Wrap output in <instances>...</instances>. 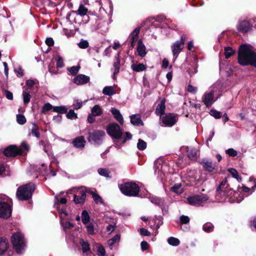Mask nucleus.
Returning a JSON list of instances; mask_svg holds the SVG:
<instances>
[{
	"mask_svg": "<svg viewBox=\"0 0 256 256\" xmlns=\"http://www.w3.org/2000/svg\"><path fill=\"white\" fill-rule=\"evenodd\" d=\"M162 121L165 126H172L176 122L177 118L176 116L169 114L162 117Z\"/></svg>",
	"mask_w": 256,
	"mask_h": 256,
	"instance_id": "nucleus-14",
	"label": "nucleus"
},
{
	"mask_svg": "<svg viewBox=\"0 0 256 256\" xmlns=\"http://www.w3.org/2000/svg\"><path fill=\"white\" fill-rule=\"evenodd\" d=\"M58 210L61 218H64L66 216H67V212L62 207L61 208L60 206H59L58 208Z\"/></svg>",
	"mask_w": 256,
	"mask_h": 256,
	"instance_id": "nucleus-54",
	"label": "nucleus"
},
{
	"mask_svg": "<svg viewBox=\"0 0 256 256\" xmlns=\"http://www.w3.org/2000/svg\"><path fill=\"white\" fill-rule=\"evenodd\" d=\"M90 193L92 196V198H94V202L96 204H103L104 202L102 198L97 194L95 193L94 192H90Z\"/></svg>",
	"mask_w": 256,
	"mask_h": 256,
	"instance_id": "nucleus-35",
	"label": "nucleus"
},
{
	"mask_svg": "<svg viewBox=\"0 0 256 256\" xmlns=\"http://www.w3.org/2000/svg\"><path fill=\"white\" fill-rule=\"evenodd\" d=\"M208 200V196L201 194L195 195L187 198L188 204L194 206H200Z\"/></svg>",
	"mask_w": 256,
	"mask_h": 256,
	"instance_id": "nucleus-9",
	"label": "nucleus"
},
{
	"mask_svg": "<svg viewBox=\"0 0 256 256\" xmlns=\"http://www.w3.org/2000/svg\"><path fill=\"white\" fill-rule=\"evenodd\" d=\"M110 112L114 118L118 121L120 124H123L124 123V118L123 116L120 114V110L114 108H112L110 110Z\"/></svg>",
	"mask_w": 256,
	"mask_h": 256,
	"instance_id": "nucleus-17",
	"label": "nucleus"
},
{
	"mask_svg": "<svg viewBox=\"0 0 256 256\" xmlns=\"http://www.w3.org/2000/svg\"><path fill=\"white\" fill-rule=\"evenodd\" d=\"M53 111L60 114H65L67 112V108L64 106H53Z\"/></svg>",
	"mask_w": 256,
	"mask_h": 256,
	"instance_id": "nucleus-34",
	"label": "nucleus"
},
{
	"mask_svg": "<svg viewBox=\"0 0 256 256\" xmlns=\"http://www.w3.org/2000/svg\"><path fill=\"white\" fill-rule=\"evenodd\" d=\"M251 26L246 20H242L239 22L238 25V30L242 32H246L250 28Z\"/></svg>",
	"mask_w": 256,
	"mask_h": 256,
	"instance_id": "nucleus-16",
	"label": "nucleus"
},
{
	"mask_svg": "<svg viewBox=\"0 0 256 256\" xmlns=\"http://www.w3.org/2000/svg\"><path fill=\"white\" fill-rule=\"evenodd\" d=\"M181 184H175L172 187L170 190L172 192H174L178 194H180L182 192V190L181 188Z\"/></svg>",
	"mask_w": 256,
	"mask_h": 256,
	"instance_id": "nucleus-36",
	"label": "nucleus"
},
{
	"mask_svg": "<svg viewBox=\"0 0 256 256\" xmlns=\"http://www.w3.org/2000/svg\"><path fill=\"white\" fill-rule=\"evenodd\" d=\"M53 109V106L50 103H46L44 104L42 108V112L45 113L46 112L50 110L51 109Z\"/></svg>",
	"mask_w": 256,
	"mask_h": 256,
	"instance_id": "nucleus-55",
	"label": "nucleus"
},
{
	"mask_svg": "<svg viewBox=\"0 0 256 256\" xmlns=\"http://www.w3.org/2000/svg\"><path fill=\"white\" fill-rule=\"evenodd\" d=\"M235 53V51L232 48L228 46L224 48V56L226 58H230Z\"/></svg>",
	"mask_w": 256,
	"mask_h": 256,
	"instance_id": "nucleus-33",
	"label": "nucleus"
},
{
	"mask_svg": "<svg viewBox=\"0 0 256 256\" xmlns=\"http://www.w3.org/2000/svg\"><path fill=\"white\" fill-rule=\"evenodd\" d=\"M120 55L118 53L116 56H115V60L114 62V77L119 72H120Z\"/></svg>",
	"mask_w": 256,
	"mask_h": 256,
	"instance_id": "nucleus-21",
	"label": "nucleus"
},
{
	"mask_svg": "<svg viewBox=\"0 0 256 256\" xmlns=\"http://www.w3.org/2000/svg\"><path fill=\"white\" fill-rule=\"evenodd\" d=\"M119 188L124 194L128 196H138L140 192L139 186L132 182L122 184Z\"/></svg>",
	"mask_w": 256,
	"mask_h": 256,
	"instance_id": "nucleus-4",
	"label": "nucleus"
},
{
	"mask_svg": "<svg viewBox=\"0 0 256 256\" xmlns=\"http://www.w3.org/2000/svg\"><path fill=\"white\" fill-rule=\"evenodd\" d=\"M66 117L70 120H74L78 118V115L74 110H70L66 114Z\"/></svg>",
	"mask_w": 256,
	"mask_h": 256,
	"instance_id": "nucleus-46",
	"label": "nucleus"
},
{
	"mask_svg": "<svg viewBox=\"0 0 256 256\" xmlns=\"http://www.w3.org/2000/svg\"><path fill=\"white\" fill-rule=\"evenodd\" d=\"M210 114L216 118H219L222 116V112L216 110H211L210 112Z\"/></svg>",
	"mask_w": 256,
	"mask_h": 256,
	"instance_id": "nucleus-53",
	"label": "nucleus"
},
{
	"mask_svg": "<svg viewBox=\"0 0 256 256\" xmlns=\"http://www.w3.org/2000/svg\"><path fill=\"white\" fill-rule=\"evenodd\" d=\"M16 121L20 124H24L26 122V118L25 116L20 114L16 115Z\"/></svg>",
	"mask_w": 256,
	"mask_h": 256,
	"instance_id": "nucleus-45",
	"label": "nucleus"
},
{
	"mask_svg": "<svg viewBox=\"0 0 256 256\" xmlns=\"http://www.w3.org/2000/svg\"><path fill=\"white\" fill-rule=\"evenodd\" d=\"M32 134L33 136H34L38 138L40 137V133L38 132V126L36 124L34 123L32 124V128L31 130V132L29 134Z\"/></svg>",
	"mask_w": 256,
	"mask_h": 256,
	"instance_id": "nucleus-31",
	"label": "nucleus"
},
{
	"mask_svg": "<svg viewBox=\"0 0 256 256\" xmlns=\"http://www.w3.org/2000/svg\"><path fill=\"white\" fill-rule=\"evenodd\" d=\"M8 242L6 238H0V255L2 254L8 248Z\"/></svg>",
	"mask_w": 256,
	"mask_h": 256,
	"instance_id": "nucleus-25",
	"label": "nucleus"
},
{
	"mask_svg": "<svg viewBox=\"0 0 256 256\" xmlns=\"http://www.w3.org/2000/svg\"><path fill=\"white\" fill-rule=\"evenodd\" d=\"M4 93L8 99L10 100H12L13 99V94L10 92L8 90H6Z\"/></svg>",
	"mask_w": 256,
	"mask_h": 256,
	"instance_id": "nucleus-64",
	"label": "nucleus"
},
{
	"mask_svg": "<svg viewBox=\"0 0 256 256\" xmlns=\"http://www.w3.org/2000/svg\"><path fill=\"white\" fill-rule=\"evenodd\" d=\"M86 142L84 137L82 136H80L76 138L74 140L72 144L75 147L79 148L84 147Z\"/></svg>",
	"mask_w": 256,
	"mask_h": 256,
	"instance_id": "nucleus-18",
	"label": "nucleus"
},
{
	"mask_svg": "<svg viewBox=\"0 0 256 256\" xmlns=\"http://www.w3.org/2000/svg\"><path fill=\"white\" fill-rule=\"evenodd\" d=\"M88 12V9L82 4L80 5L78 10V14L80 16H86Z\"/></svg>",
	"mask_w": 256,
	"mask_h": 256,
	"instance_id": "nucleus-30",
	"label": "nucleus"
},
{
	"mask_svg": "<svg viewBox=\"0 0 256 256\" xmlns=\"http://www.w3.org/2000/svg\"><path fill=\"white\" fill-rule=\"evenodd\" d=\"M185 37L182 36L180 40L174 42L172 46V50L174 56L177 58L178 54L184 48Z\"/></svg>",
	"mask_w": 256,
	"mask_h": 256,
	"instance_id": "nucleus-10",
	"label": "nucleus"
},
{
	"mask_svg": "<svg viewBox=\"0 0 256 256\" xmlns=\"http://www.w3.org/2000/svg\"><path fill=\"white\" fill-rule=\"evenodd\" d=\"M82 220L84 224H86L90 223V216L86 210H83L82 214Z\"/></svg>",
	"mask_w": 256,
	"mask_h": 256,
	"instance_id": "nucleus-28",
	"label": "nucleus"
},
{
	"mask_svg": "<svg viewBox=\"0 0 256 256\" xmlns=\"http://www.w3.org/2000/svg\"><path fill=\"white\" fill-rule=\"evenodd\" d=\"M56 66L58 68H62L64 66V64L63 60L60 56H58V58H56Z\"/></svg>",
	"mask_w": 256,
	"mask_h": 256,
	"instance_id": "nucleus-58",
	"label": "nucleus"
},
{
	"mask_svg": "<svg viewBox=\"0 0 256 256\" xmlns=\"http://www.w3.org/2000/svg\"><path fill=\"white\" fill-rule=\"evenodd\" d=\"M214 228V225L210 222L206 223L202 226L203 230L208 232L212 231Z\"/></svg>",
	"mask_w": 256,
	"mask_h": 256,
	"instance_id": "nucleus-39",
	"label": "nucleus"
},
{
	"mask_svg": "<svg viewBox=\"0 0 256 256\" xmlns=\"http://www.w3.org/2000/svg\"><path fill=\"white\" fill-rule=\"evenodd\" d=\"M226 152L230 156H235L238 154L237 152L233 148H229L226 150Z\"/></svg>",
	"mask_w": 256,
	"mask_h": 256,
	"instance_id": "nucleus-57",
	"label": "nucleus"
},
{
	"mask_svg": "<svg viewBox=\"0 0 256 256\" xmlns=\"http://www.w3.org/2000/svg\"><path fill=\"white\" fill-rule=\"evenodd\" d=\"M10 206L4 202H0V217L8 218L11 216Z\"/></svg>",
	"mask_w": 256,
	"mask_h": 256,
	"instance_id": "nucleus-11",
	"label": "nucleus"
},
{
	"mask_svg": "<svg viewBox=\"0 0 256 256\" xmlns=\"http://www.w3.org/2000/svg\"><path fill=\"white\" fill-rule=\"evenodd\" d=\"M19 149H22V152L20 154H24V152L26 151V152H28L29 151L30 148L28 144L26 142H22L21 144L20 148Z\"/></svg>",
	"mask_w": 256,
	"mask_h": 256,
	"instance_id": "nucleus-52",
	"label": "nucleus"
},
{
	"mask_svg": "<svg viewBox=\"0 0 256 256\" xmlns=\"http://www.w3.org/2000/svg\"><path fill=\"white\" fill-rule=\"evenodd\" d=\"M202 163L204 170L209 172H212L215 168L214 164H213L212 162L210 161L204 160H202Z\"/></svg>",
	"mask_w": 256,
	"mask_h": 256,
	"instance_id": "nucleus-19",
	"label": "nucleus"
},
{
	"mask_svg": "<svg viewBox=\"0 0 256 256\" xmlns=\"http://www.w3.org/2000/svg\"><path fill=\"white\" fill-rule=\"evenodd\" d=\"M188 157L194 160L197 159L198 152L197 150L194 148H188L187 150Z\"/></svg>",
	"mask_w": 256,
	"mask_h": 256,
	"instance_id": "nucleus-24",
	"label": "nucleus"
},
{
	"mask_svg": "<svg viewBox=\"0 0 256 256\" xmlns=\"http://www.w3.org/2000/svg\"><path fill=\"white\" fill-rule=\"evenodd\" d=\"M139 232L140 234L144 236H148L150 234V232H148V230L144 228H140L139 229Z\"/></svg>",
	"mask_w": 256,
	"mask_h": 256,
	"instance_id": "nucleus-60",
	"label": "nucleus"
},
{
	"mask_svg": "<svg viewBox=\"0 0 256 256\" xmlns=\"http://www.w3.org/2000/svg\"><path fill=\"white\" fill-rule=\"evenodd\" d=\"M80 244L82 246L83 252H86L90 250V245L87 242H84V240H81Z\"/></svg>",
	"mask_w": 256,
	"mask_h": 256,
	"instance_id": "nucleus-44",
	"label": "nucleus"
},
{
	"mask_svg": "<svg viewBox=\"0 0 256 256\" xmlns=\"http://www.w3.org/2000/svg\"><path fill=\"white\" fill-rule=\"evenodd\" d=\"M228 172L230 173V174L232 175V177L236 179V180L240 182L242 181V178L240 176H239L238 172L237 170L234 168H231L228 169Z\"/></svg>",
	"mask_w": 256,
	"mask_h": 256,
	"instance_id": "nucleus-32",
	"label": "nucleus"
},
{
	"mask_svg": "<svg viewBox=\"0 0 256 256\" xmlns=\"http://www.w3.org/2000/svg\"><path fill=\"white\" fill-rule=\"evenodd\" d=\"M140 246L142 250L144 251L148 249V244L146 242L142 241L141 242Z\"/></svg>",
	"mask_w": 256,
	"mask_h": 256,
	"instance_id": "nucleus-62",
	"label": "nucleus"
},
{
	"mask_svg": "<svg viewBox=\"0 0 256 256\" xmlns=\"http://www.w3.org/2000/svg\"><path fill=\"white\" fill-rule=\"evenodd\" d=\"M131 68L134 71L136 72H142L146 69V66L143 64H134L132 65Z\"/></svg>",
	"mask_w": 256,
	"mask_h": 256,
	"instance_id": "nucleus-26",
	"label": "nucleus"
},
{
	"mask_svg": "<svg viewBox=\"0 0 256 256\" xmlns=\"http://www.w3.org/2000/svg\"><path fill=\"white\" fill-rule=\"evenodd\" d=\"M137 146H138V148L139 150H144L146 147V144L143 140H142L140 139L138 140V142Z\"/></svg>",
	"mask_w": 256,
	"mask_h": 256,
	"instance_id": "nucleus-48",
	"label": "nucleus"
},
{
	"mask_svg": "<svg viewBox=\"0 0 256 256\" xmlns=\"http://www.w3.org/2000/svg\"><path fill=\"white\" fill-rule=\"evenodd\" d=\"M197 90L198 88L194 86L191 85L188 86V90L190 92L194 94L197 92Z\"/></svg>",
	"mask_w": 256,
	"mask_h": 256,
	"instance_id": "nucleus-61",
	"label": "nucleus"
},
{
	"mask_svg": "<svg viewBox=\"0 0 256 256\" xmlns=\"http://www.w3.org/2000/svg\"><path fill=\"white\" fill-rule=\"evenodd\" d=\"M22 149H19L15 145H11L4 149V154L6 156H15L18 154H21Z\"/></svg>",
	"mask_w": 256,
	"mask_h": 256,
	"instance_id": "nucleus-12",
	"label": "nucleus"
},
{
	"mask_svg": "<svg viewBox=\"0 0 256 256\" xmlns=\"http://www.w3.org/2000/svg\"><path fill=\"white\" fill-rule=\"evenodd\" d=\"M165 109V101L164 100H161L160 102L158 104L156 108L155 113L157 115L161 116L162 114H164Z\"/></svg>",
	"mask_w": 256,
	"mask_h": 256,
	"instance_id": "nucleus-20",
	"label": "nucleus"
},
{
	"mask_svg": "<svg viewBox=\"0 0 256 256\" xmlns=\"http://www.w3.org/2000/svg\"><path fill=\"white\" fill-rule=\"evenodd\" d=\"M151 202L152 203H154L155 204H156L157 205L159 206H161L164 204V200L158 198H152L151 200Z\"/></svg>",
	"mask_w": 256,
	"mask_h": 256,
	"instance_id": "nucleus-51",
	"label": "nucleus"
},
{
	"mask_svg": "<svg viewBox=\"0 0 256 256\" xmlns=\"http://www.w3.org/2000/svg\"><path fill=\"white\" fill-rule=\"evenodd\" d=\"M80 68V66H72L70 68H68V70L72 74L75 75L78 74V72L79 69Z\"/></svg>",
	"mask_w": 256,
	"mask_h": 256,
	"instance_id": "nucleus-50",
	"label": "nucleus"
},
{
	"mask_svg": "<svg viewBox=\"0 0 256 256\" xmlns=\"http://www.w3.org/2000/svg\"><path fill=\"white\" fill-rule=\"evenodd\" d=\"M238 62L242 66L250 64L256 67V50L250 44L241 45L238 52Z\"/></svg>",
	"mask_w": 256,
	"mask_h": 256,
	"instance_id": "nucleus-1",
	"label": "nucleus"
},
{
	"mask_svg": "<svg viewBox=\"0 0 256 256\" xmlns=\"http://www.w3.org/2000/svg\"><path fill=\"white\" fill-rule=\"evenodd\" d=\"M108 134L113 138L120 139L122 138V132L120 126L116 123L110 124L106 128Z\"/></svg>",
	"mask_w": 256,
	"mask_h": 256,
	"instance_id": "nucleus-7",
	"label": "nucleus"
},
{
	"mask_svg": "<svg viewBox=\"0 0 256 256\" xmlns=\"http://www.w3.org/2000/svg\"><path fill=\"white\" fill-rule=\"evenodd\" d=\"M96 246L98 249V254L100 256H104L105 250L104 248L100 244H96Z\"/></svg>",
	"mask_w": 256,
	"mask_h": 256,
	"instance_id": "nucleus-42",
	"label": "nucleus"
},
{
	"mask_svg": "<svg viewBox=\"0 0 256 256\" xmlns=\"http://www.w3.org/2000/svg\"><path fill=\"white\" fill-rule=\"evenodd\" d=\"M214 90L205 92L202 96V102L208 107L210 106L215 101L214 96Z\"/></svg>",
	"mask_w": 256,
	"mask_h": 256,
	"instance_id": "nucleus-13",
	"label": "nucleus"
},
{
	"mask_svg": "<svg viewBox=\"0 0 256 256\" xmlns=\"http://www.w3.org/2000/svg\"><path fill=\"white\" fill-rule=\"evenodd\" d=\"M71 190H74L75 193L74 198V203L76 204H83L86 198V188L81 186L78 188H74L72 190H70L68 193H70Z\"/></svg>",
	"mask_w": 256,
	"mask_h": 256,
	"instance_id": "nucleus-6",
	"label": "nucleus"
},
{
	"mask_svg": "<svg viewBox=\"0 0 256 256\" xmlns=\"http://www.w3.org/2000/svg\"><path fill=\"white\" fill-rule=\"evenodd\" d=\"M86 228V230L88 233L89 234L93 235L94 234V224L90 222L86 224H85Z\"/></svg>",
	"mask_w": 256,
	"mask_h": 256,
	"instance_id": "nucleus-40",
	"label": "nucleus"
},
{
	"mask_svg": "<svg viewBox=\"0 0 256 256\" xmlns=\"http://www.w3.org/2000/svg\"><path fill=\"white\" fill-rule=\"evenodd\" d=\"M102 92L107 96H112L115 94V90L112 86H105L102 90Z\"/></svg>",
	"mask_w": 256,
	"mask_h": 256,
	"instance_id": "nucleus-29",
	"label": "nucleus"
},
{
	"mask_svg": "<svg viewBox=\"0 0 256 256\" xmlns=\"http://www.w3.org/2000/svg\"><path fill=\"white\" fill-rule=\"evenodd\" d=\"M137 52L138 54L142 57L144 56L146 54L145 46L140 40H138Z\"/></svg>",
	"mask_w": 256,
	"mask_h": 256,
	"instance_id": "nucleus-22",
	"label": "nucleus"
},
{
	"mask_svg": "<svg viewBox=\"0 0 256 256\" xmlns=\"http://www.w3.org/2000/svg\"><path fill=\"white\" fill-rule=\"evenodd\" d=\"M78 46L81 48H86L88 46V42L87 40H82L78 43Z\"/></svg>",
	"mask_w": 256,
	"mask_h": 256,
	"instance_id": "nucleus-56",
	"label": "nucleus"
},
{
	"mask_svg": "<svg viewBox=\"0 0 256 256\" xmlns=\"http://www.w3.org/2000/svg\"><path fill=\"white\" fill-rule=\"evenodd\" d=\"M91 114L94 116H100L102 114V110L100 106L95 105L91 110Z\"/></svg>",
	"mask_w": 256,
	"mask_h": 256,
	"instance_id": "nucleus-27",
	"label": "nucleus"
},
{
	"mask_svg": "<svg viewBox=\"0 0 256 256\" xmlns=\"http://www.w3.org/2000/svg\"><path fill=\"white\" fill-rule=\"evenodd\" d=\"M106 134L104 130H94L90 133L88 140L89 142L100 144L103 140Z\"/></svg>",
	"mask_w": 256,
	"mask_h": 256,
	"instance_id": "nucleus-8",
	"label": "nucleus"
},
{
	"mask_svg": "<svg viewBox=\"0 0 256 256\" xmlns=\"http://www.w3.org/2000/svg\"><path fill=\"white\" fill-rule=\"evenodd\" d=\"M98 174L110 178V172L106 168H100L98 169Z\"/></svg>",
	"mask_w": 256,
	"mask_h": 256,
	"instance_id": "nucleus-41",
	"label": "nucleus"
},
{
	"mask_svg": "<svg viewBox=\"0 0 256 256\" xmlns=\"http://www.w3.org/2000/svg\"><path fill=\"white\" fill-rule=\"evenodd\" d=\"M130 122L134 126L143 125L140 114H134L130 116Z\"/></svg>",
	"mask_w": 256,
	"mask_h": 256,
	"instance_id": "nucleus-23",
	"label": "nucleus"
},
{
	"mask_svg": "<svg viewBox=\"0 0 256 256\" xmlns=\"http://www.w3.org/2000/svg\"><path fill=\"white\" fill-rule=\"evenodd\" d=\"M46 43L48 46H51L54 45V41L52 38H48L46 39Z\"/></svg>",
	"mask_w": 256,
	"mask_h": 256,
	"instance_id": "nucleus-63",
	"label": "nucleus"
},
{
	"mask_svg": "<svg viewBox=\"0 0 256 256\" xmlns=\"http://www.w3.org/2000/svg\"><path fill=\"white\" fill-rule=\"evenodd\" d=\"M168 242L170 245L172 246H178L180 243L179 240L174 237H170L168 238Z\"/></svg>",
	"mask_w": 256,
	"mask_h": 256,
	"instance_id": "nucleus-37",
	"label": "nucleus"
},
{
	"mask_svg": "<svg viewBox=\"0 0 256 256\" xmlns=\"http://www.w3.org/2000/svg\"><path fill=\"white\" fill-rule=\"evenodd\" d=\"M12 242L18 254H20L25 246L23 235L20 232L14 234L12 236Z\"/></svg>",
	"mask_w": 256,
	"mask_h": 256,
	"instance_id": "nucleus-5",
	"label": "nucleus"
},
{
	"mask_svg": "<svg viewBox=\"0 0 256 256\" xmlns=\"http://www.w3.org/2000/svg\"><path fill=\"white\" fill-rule=\"evenodd\" d=\"M90 78L84 74H80L74 78L72 82L76 85H83L89 82Z\"/></svg>",
	"mask_w": 256,
	"mask_h": 256,
	"instance_id": "nucleus-15",
	"label": "nucleus"
},
{
	"mask_svg": "<svg viewBox=\"0 0 256 256\" xmlns=\"http://www.w3.org/2000/svg\"><path fill=\"white\" fill-rule=\"evenodd\" d=\"M62 224L64 231L71 229L74 227V224L69 222H62Z\"/></svg>",
	"mask_w": 256,
	"mask_h": 256,
	"instance_id": "nucleus-49",
	"label": "nucleus"
},
{
	"mask_svg": "<svg viewBox=\"0 0 256 256\" xmlns=\"http://www.w3.org/2000/svg\"><path fill=\"white\" fill-rule=\"evenodd\" d=\"M22 96L24 104H27L30 102L31 98L30 95L28 92L24 91L22 93Z\"/></svg>",
	"mask_w": 256,
	"mask_h": 256,
	"instance_id": "nucleus-43",
	"label": "nucleus"
},
{
	"mask_svg": "<svg viewBox=\"0 0 256 256\" xmlns=\"http://www.w3.org/2000/svg\"><path fill=\"white\" fill-rule=\"evenodd\" d=\"M83 102L78 100V99H74L73 103V106L76 110H78L82 108L83 104Z\"/></svg>",
	"mask_w": 256,
	"mask_h": 256,
	"instance_id": "nucleus-47",
	"label": "nucleus"
},
{
	"mask_svg": "<svg viewBox=\"0 0 256 256\" xmlns=\"http://www.w3.org/2000/svg\"><path fill=\"white\" fill-rule=\"evenodd\" d=\"M35 190V186L32 183H29L18 188L16 191V196L19 200H25L31 198Z\"/></svg>",
	"mask_w": 256,
	"mask_h": 256,
	"instance_id": "nucleus-3",
	"label": "nucleus"
},
{
	"mask_svg": "<svg viewBox=\"0 0 256 256\" xmlns=\"http://www.w3.org/2000/svg\"><path fill=\"white\" fill-rule=\"evenodd\" d=\"M228 186L226 180L225 179L221 182L217 188L216 195L222 198L227 197L230 202H240L242 200L238 198V192L233 190Z\"/></svg>",
	"mask_w": 256,
	"mask_h": 256,
	"instance_id": "nucleus-2",
	"label": "nucleus"
},
{
	"mask_svg": "<svg viewBox=\"0 0 256 256\" xmlns=\"http://www.w3.org/2000/svg\"><path fill=\"white\" fill-rule=\"evenodd\" d=\"M140 27L136 28L133 32H132L130 34V39L132 40H134L137 41L138 40V36L140 31Z\"/></svg>",
	"mask_w": 256,
	"mask_h": 256,
	"instance_id": "nucleus-38",
	"label": "nucleus"
},
{
	"mask_svg": "<svg viewBox=\"0 0 256 256\" xmlns=\"http://www.w3.org/2000/svg\"><path fill=\"white\" fill-rule=\"evenodd\" d=\"M180 222L183 224H186L190 222V218L188 216H182L180 218Z\"/></svg>",
	"mask_w": 256,
	"mask_h": 256,
	"instance_id": "nucleus-59",
	"label": "nucleus"
}]
</instances>
